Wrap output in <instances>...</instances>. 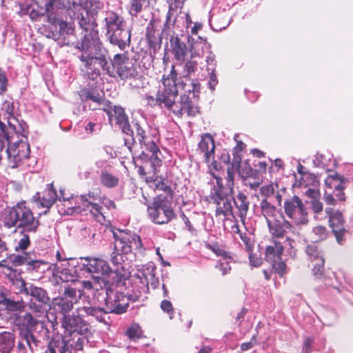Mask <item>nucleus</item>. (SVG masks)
<instances>
[{
	"mask_svg": "<svg viewBox=\"0 0 353 353\" xmlns=\"http://www.w3.org/2000/svg\"><path fill=\"white\" fill-rule=\"evenodd\" d=\"M4 222L8 228L16 227L17 230L34 233L37 232L40 225L39 218L34 216L24 201L18 203L9 210Z\"/></svg>",
	"mask_w": 353,
	"mask_h": 353,
	"instance_id": "6",
	"label": "nucleus"
},
{
	"mask_svg": "<svg viewBox=\"0 0 353 353\" xmlns=\"http://www.w3.org/2000/svg\"><path fill=\"white\" fill-rule=\"evenodd\" d=\"M234 203L236 209V215L239 216L242 221H243L246 216L249 209L250 202L248 196L243 192H239L238 194L234 196L233 195V199L232 203Z\"/></svg>",
	"mask_w": 353,
	"mask_h": 353,
	"instance_id": "35",
	"label": "nucleus"
},
{
	"mask_svg": "<svg viewBox=\"0 0 353 353\" xmlns=\"http://www.w3.org/2000/svg\"><path fill=\"white\" fill-rule=\"evenodd\" d=\"M216 179V185L211 189L210 198L216 205V216H234L232 201L233 199L234 190L232 188L224 186L221 177L212 174Z\"/></svg>",
	"mask_w": 353,
	"mask_h": 353,
	"instance_id": "7",
	"label": "nucleus"
},
{
	"mask_svg": "<svg viewBox=\"0 0 353 353\" xmlns=\"http://www.w3.org/2000/svg\"><path fill=\"white\" fill-rule=\"evenodd\" d=\"M305 252L311 261L313 267L312 272L315 279L323 281L325 286L330 285V284L327 282L329 279L323 274L325 259L317 245L315 244L308 245L306 247Z\"/></svg>",
	"mask_w": 353,
	"mask_h": 353,
	"instance_id": "15",
	"label": "nucleus"
},
{
	"mask_svg": "<svg viewBox=\"0 0 353 353\" xmlns=\"http://www.w3.org/2000/svg\"><path fill=\"white\" fill-rule=\"evenodd\" d=\"M172 111L178 117H182L184 114L188 117H194L199 112L197 106L185 94L181 96L180 101H175Z\"/></svg>",
	"mask_w": 353,
	"mask_h": 353,
	"instance_id": "24",
	"label": "nucleus"
},
{
	"mask_svg": "<svg viewBox=\"0 0 353 353\" xmlns=\"http://www.w3.org/2000/svg\"><path fill=\"white\" fill-rule=\"evenodd\" d=\"M77 290L76 288L68 287L64 289L62 298H66L68 300L72 301V303H76L78 301Z\"/></svg>",
	"mask_w": 353,
	"mask_h": 353,
	"instance_id": "60",
	"label": "nucleus"
},
{
	"mask_svg": "<svg viewBox=\"0 0 353 353\" xmlns=\"http://www.w3.org/2000/svg\"><path fill=\"white\" fill-rule=\"evenodd\" d=\"M39 323V321L28 312L16 316L14 325L19 332V340L17 345L19 353H27L28 350L33 352L34 347L38 346L39 341L34 333Z\"/></svg>",
	"mask_w": 353,
	"mask_h": 353,
	"instance_id": "5",
	"label": "nucleus"
},
{
	"mask_svg": "<svg viewBox=\"0 0 353 353\" xmlns=\"http://www.w3.org/2000/svg\"><path fill=\"white\" fill-rule=\"evenodd\" d=\"M152 174V176L146 178V181H154L155 183L156 189L164 192L166 194L165 196L172 201L173 197V190H172L171 187L161 180H158L157 178L154 179V177L157 172L155 174Z\"/></svg>",
	"mask_w": 353,
	"mask_h": 353,
	"instance_id": "45",
	"label": "nucleus"
},
{
	"mask_svg": "<svg viewBox=\"0 0 353 353\" xmlns=\"http://www.w3.org/2000/svg\"><path fill=\"white\" fill-rule=\"evenodd\" d=\"M79 312H83L87 316L94 317L97 321L103 323L104 324H108L110 317L108 316L107 309L105 307H101L92 305H84L77 309Z\"/></svg>",
	"mask_w": 353,
	"mask_h": 353,
	"instance_id": "30",
	"label": "nucleus"
},
{
	"mask_svg": "<svg viewBox=\"0 0 353 353\" xmlns=\"http://www.w3.org/2000/svg\"><path fill=\"white\" fill-rule=\"evenodd\" d=\"M81 270L88 273L108 275L110 272L108 263L104 260L97 258H85Z\"/></svg>",
	"mask_w": 353,
	"mask_h": 353,
	"instance_id": "25",
	"label": "nucleus"
},
{
	"mask_svg": "<svg viewBox=\"0 0 353 353\" xmlns=\"http://www.w3.org/2000/svg\"><path fill=\"white\" fill-rule=\"evenodd\" d=\"M60 194L61 199L63 201V206L67 208V214H72L74 213H80L81 212L80 206L73 205L74 199L77 201L79 200V198L77 196L74 197L73 196H71L70 197H65L62 190H60Z\"/></svg>",
	"mask_w": 353,
	"mask_h": 353,
	"instance_id": "46",
	"label": "nucleus"
},
{
	"mask_svg": "<svg viewBox=\"0 0 353 353\" xmlns=\"http://www.w3.org/2000/svg\"><path fill=\"white\" fill-rule=\"evenodd\" d=\"M313 164L315 167L330 170L334 166L335 161L332 159V155L330 153L324 154L317 153L313 160Z\"/></svg>",
	"mask_w": 353,
	"mask_h": 353,
	"instance_id": "40",
	"label": "nucleus"
},
{
	"mask_svg": "<svg viewBox=\"0 0 353 353\" xmlns=\"http://www.w3.org/2000/svg\"><path fill=\"white\" fill-rule=\"evenodd\" d=\"M345 181V179L337 173L330 175L325 180L326 185H329L330 188H334L335 190L334 191L337 192V193L335 194V196L339 201H345V194L343 192L344 188L343 183Z\"/></svg>",
	"mask_w": 353,
	"mask_h": 353,
	"instance_id": "32",
	"label": "nucleus"
},
{
	"mask_svg": "<svg viewBox=\"0 0 353 353\" xmlns=\"http://www.w3.org/2000/svg\"><path fill=\"white\" fill-rule=\"evenodd\" d=\"M49 303H37V301H34L32 300H30L29 302V307L30 309L37 314H39V315L41 314H44L46 311V305H48Z\"/></svg>",
	"mask_w": 353,
	"mask_h": 353,
	"instance_id": "59",
	"label": "nucleus"
},
{
	"mask_svg": "<svg viewBox=\"0 0 353 353\" xmlns=\"http://www.w3.org/2000/svg\"><path fill=\"white\" fill-rule=\"evenodd\" d=\"M85 334H75L70 336V338L67 339V336L63 337L65 340L66 348L72 352L82 350L84 344L88 342V339L85 336Z\"/></svg>",
	"mask_w": 353,
	"mask_h": 353,
	"instance_id": "38",
	"label": "nucleus"
},
{
	"mask_svg": "<svg viewBox=\"0 0 353 353\" xmlns=\"http://www.w3.org/2000/svg\"><path fill=\"white\" fill-rule=\"evenodd\" d=\"M174 26V21H171V14L170 12L169 11L166 14V20L163 24V27L161 30L162 36H170V37H171L172 35H176L173 31Z\"/></svg>",
	"mask_w": 353,
	"mask_h": 353,
	"instance_id": "53",
	"label": "nucleus"
},
{
	"mask_svg": "<svg viewBox=\"0 0 353 353\" xmlns=\"http://www.w3.org/2000/svg\"><path fill=\"white\" fill-rule=\"evenodd\" d=\"M194 58H190L188 59L186 58L185 61L183 62V76L190 83L187 84V83H182V88L185 90V92H198L200 89V84L197 79L191 80L190 79V76L195 72L197 69L198 63L197 61L193 59Z\"/></svg>",
	"mask_w": 353,
	"mask_h": 353,
	"instance_id": "20",
	"label": "nucleus"
},
{
	"mask_svg": "<svg viewBox=\"0 0 353 353\" xmlns=\"http://www.w3.org/2000/svg\"><path fill=\"white\" fill-rule=\"evenodd\" d=\"M208 52L209 55H208L205 59V61L207 63V70L208 72H214L216 63L215 60V55L210 51Z\"/></svg>",
	"mask_w": 353,
	"mask_h": 353,
	"instance_id": "63",
	"label": "nucleus"
},
{
	"mask_svg": "<svg viewBox=\"0 0 353 353\" xmlns=\"http://www.w3.org/2000/svg\"><path fill=\"white\" fill-rule=\"evenodd\" d=\"M74 304L72 301L68 300L66 298H62L61 296L53 299L52 301V309L56 312L61 314L63 317L68 316V314L73 308Z\"/></svg>",
	"mask_w": 353,
	"mask_h": 353,
	"instance_id": "37",
	"label": "nucleus"
},
{
	"mask_svg": "<svg viewBox=\"0 0 353 353\" xmlns=\"http://www.w3.org/2000/svg\"><path fill=\"white\" fill-rule=\"evenodd\" d=\"M102 128V123L98 121H88L85 122L84 130L87 134H98Z\"/></svg>",
	"mask_w": 353,
	"mask_h": 353,
	"instance_id": "55",
	"label": "nucleus"
},
{
	"mask_svg": "<svg viewBox=\"0 0 353 353\" xmlns=\"http://www.w3.org/2000/svg\"><path fill=\"white\" fill-rule=\"evenodd\" d=\"M114 239V251L110 261L114 265H121L125 255L134 250L136 253L143 254L144 248L139 235L130 230L115 229L112 230Z\"/></svg>",
	"mask_w": 353,
	"mask_h": 353,
	"instance_id": "3",
	"label": "nucleus"
},
{
	"mask_svg": "<svg viewBox=\"0 0 353 353\" xmlns=\"http://www.w3.org/2000/svg\"><path fill=\"white\" fill-rule=\"evenodd\" d=\"M176 73L174 67L168 77L163 78L162 85L159 87L157 94L161 103V108L172 110L178 96L177 87L175 82Z\"/></svg>",
	"mask_w": 353,
	"mask_h": 353,
	"instance_id": "11",
	"label": "nucleus"
},
{
	"mask_svg": "<svg viewBox=\"0 0 353 353\" xmlns=\"http://www.w3.org/2000/svg\"><path fill=\"white\" fill-rule=\"evenodd\" d=\"M64 263L54 264L53 276L56 278L57 283L73 282L76 281V275L72 268H70L69 262L63 260Z\"/></svg>",
	"mask_w": 353,
	"mask_h": 353,
	"instance_id": "29",
	"label": "nucleus"
},
{
	"mask_svg": "<svg viewBox=\"0 0 353 353\" xmlns=\"http://www.w3.org/2000/svg\"><path fill=\"white\" fill-rule=\"evenodd\" d=\"M13 136L9 135V142L6 143L9 166L12 168L19 167L24 159L29 158L30 150L29 145L22 139L12 142Z\"/></svg>",
	"mask_w": 353,
	"mask_h": 353,
	"instance_id": "12",
	"label": "nucleus"
},
{
	"mask_svg": "<svg viewBox=\"0 0 353 353\" xmlns=\"http://www.w3.org/2000/svg\"><path fill=\"white\" fill-rule=\"evenodd\" d=\"M103 291L105 292L106 295L105 305L109 313L123 314L127 311L129 301L135 302L141 299V292L139 294L133 292V293L125 296L110 286L109 283Z\"/></svg>",
	"mask_w": 353,
	"mask_h": 353,
	"instance_id": "9",
	"label": "nucleus"
},
{
	"mask_svg": "<svg viewBox=\"0 0 353 353\" xmlns=\"http://www.w3.org/2000/svg\"><path fill=\"white\" fill-rule=\"evenodd\" d=\"M313 239L316 241H323L328 236V231L325 226L317 225L312 230Z\"/></svg>",
	"mask_w": 353,
	"mask_h": 353,
	"instance_id": "54",
	"label": "nucleus"
},
{
	"mask_svg": "<svg viewBox=\"0 0 353 353\" xmlns=\"http://www.w3.org/2000/svg\"><path fill=\"white\" fill-rule=\"evenodd\" d=\"M207 248L215 253L217 256H223L224 259L228 257V253L221 249L220 246L216 243L208 244Z\"/></svg>",
	"mask_w": 353,
	"mask_h": 353,
	"instance_id": "62",
	"label": "nucleus"
},
{
	"mask_svg": "<svg viewBox=\"0 0 353 353\" xmlns=\"http://www.w3.org/2000/svg\"><path fill=\"white\" fill-rule=\"evenodd\" d=\"M48 188L43 192L42 197L37 192L33 196V200L37 205H40L43 208H50L57 199L61 201V194L58 196L52 183L48 185Z\"/></svg>",
	"mask_w": 353,
	"mask_h": 353,
	"instance_id": "27",
	"label": "nucleus"
},
{
	"mask_svg": "<svg viewBox=\"0 0 353 353\" xmlns=\"http://www.w3.org/2000/svg\"><path fill=\"white\" fill-rule=\"evenodd\" d=\"M146 0H130V14L136 17L142 10V7Z\"/></svg>",
	"mask_w": 353,
	"mask_h": 353,
	"instance_id": "58",
	"label": "nucleus"
},
{
	"mask_svg": "<svg viewBox=\"0 0 353 353\" xmlns=\"http://www.w3.org/2000/svg\"><path fill=\"white\" fill-rule=\"evenodd\" d=\"M283 208L285 214L292 219L294 225L301 227L307 224V212L299 196H294L285 200Z\"/></svg>",
	"mask_w": 353,
	"mask_h": 353,
	"instance_id": "13",
	"label": "nucleus"
},
{
	"mask_svg": "<svg viewBox=\"0 0 353 353\" xmlns=\"http://www.w3.org/2000/svg\"><path fill=\"white\" fill-rule=\"evenodd\" d=\"M54 24H57L59 26V34L64 38L73 34L74 32V26L71 23H67L63 20H59V17H57V21Z\"/></svg>",
	"mask_w": 353,
	"mask_h": 353,
	"instance_id": "49",
	"label": "nucleus"
},
{
	"mask_svg": "<svg viewBox=\"0 0 353 353\" xmlns=\"http://www.w3.org/2000/svg\"><path fill=\"white\" fill-rule=\"evenodd\" d=\"M170 51L176 61L184 62L190 52L188 36L172 35L169 39Z\"/></svg>",
	"mask_w": 353,
	"mask_h": 353,
	"instance_id": "18",
	"label": "nucleus"
},
{
	"mask_svg": "<svg viewBox=\"0 0 353 353\" xmlns=\"http://www.w3.org/2000/svg\"><path fill=\"white\" fill-rule=\"evenodd\" d=\"M188 43L190 58L201 57L211 49V45L207 41V39L199 35L188 36Z\"/></svg>",
	"mask_w": 353,
	"mask_h": 353,
	"instance_id": "23",
	"label": "nucleus"
},
{
	"mask_svg": "<svg viewBox=\"0 0 353 353\" xmlns=\"http://www.w3.org/2000/svg\"><path fill=\"white\" fill-rule=\"evenodd\" d=\"M103 28L110 43L121 50L129 48L131 42V29L128 28L123 18L113 11L105 14Z\"/></svg>",
	"mask_w": 353,
	"mask_h": 353,
	"instance_id": "4",
	"label": "nucleus"
},
{
	"mask_svg": "<svg viewBox=\"0 0 353 353\" xmlns=\"http://www.w3.org/2000/svg\"><path fill=\"white\" fill-rule=\"evenodd\" d=\"M108 65L110 66V69H109V72H108L107 71L105 70V72L108 74H109L110 75H111V66H110V64L109 63V61H110V58L108 56ZM128 58L126 55L125 53H121V54H115L114 57H113V59H110V61H111V65L112 66L113 68L116 69V71L117 72L118 71H119V69L121 68H123V65H125L128 62ZM102 70V68L100 69V70ZM103 70L104 71V70L103 69Z\"/></svg>",
	"mask_w": 353,
	"mask_h": 353,
	"instance_id": "44",
	"label": "nucleus"
},
{
	"mask_svg": "<svg viewBox=\"0 0 353 353\" xmlns=\"http://www.w3.org/2000/svg\"><path fill=\"white\" fill-rule=\"evenodd\" d=\"M21 234V238L18 241L17 246L15 247V250L17 251L19 250H26L30 244V234H34V232H23L22 230H19Z\"/></svg>",
	"mask_w": 353,
	"mask_h": 353,
	"instance_id": "51",
	"label": "nucleus"
},
{
	"mask_svg": "<svg viewBox=\"0 0 353 353\" xmlns=\"http://www.w3.org/2000/svg\"><path fill=\"white\" fill-rule=\"evenodd\" d=\"M156 270L155 264L152 262H149L143 265L136 274V276L141 285L137 292V294H139L141 292V299L143 296V294H146L149 292V285L153 289L159 287V281L156 276Z\"/></svg>",
	"mask_w": 353,
	"mask_h": 353,
	"instance_id": "14",
	"label": "nucleus"
},
{
	"mask_svg": "<svg viewBox=\"0 0 353 353\" xmlns=\"http://www.w3.org/2000/svg\"><path fill=\"white\" fill-rule=\"evenodd\" d=\"M279 185L277 183H273L262 185L260 188V194L263 196V199H266L267 201H274V195Z\"/></svg>",
	"mask_w": 353,
	"mask_h": 353,
	"instance_id": "48",
	"label": "nucleus"
},
{
	"mask_svg": "<svg viewBox=\"0 0 353 353\" xmlns=\"http://www.w3.org/2000/svg\"><path fill=\"white\" fill-rule=\"evenodd\" d=\"M147 212L150 221L157 225L168 224L176 216L172 201L162 194L154 198L148 205Z\"/></svg>",
	"mask_w": 353,
	"mask_h": 353,
	"instance_id": "8",
	"label": "nucleus"
},
{
	"mask_svg": "<svg viewBox=\"0 0 353 353\" xmlns=\"http://www.w3.org/2000/svg\"><path fill=\"white\" fill-rule=\"evenodd\" d=\"M325 213L329 218V224L332 229L343 228L344 219L342 213L332 208L325 209Z\"/></svg>",
	"mask_w": 353,
	"mask_h": 353,
	"instance_id": "41",
	"label": "nucleus"
},
{
	"mask_svg": "<svg viewBox=\"0 0 353 353\" xmlns=\"http://www.w3.org/2000/svg\"><path fill=\"white\" fill-rule=\"evenodd\" d=\"M230 21L228 17H218L215 19V21L212 23V17L210 18L209 23L211 28L216 32L225 29L230 24Z\"/></svg>",
	"mask_w": 353,
	"mask_h": 353,
	"instance_id": "50",
	"label": "nucleus"
},
{
	"mask_svg": "<svg viewBox=\"0 0 353 353\" xmlns=\"http://www.w3.org/2000/svg\"><path fill=\"white\" fill-rule=\"evenodd\" d=\"M314 343L313 337H305L303 341V345L302 348L303 353H309L312 350V345Z\"/></svg>",
	"mask_w": 353,
	"mask_h": 353,
	"instance_id": "64",
	"label": "nucleus"
},
{
	"mask_svg": "<svg viewBox=\"0 0 353 353\" xmlns=\"http://www.w3.org/2000/svg\"><path fill=\"white\" fill-rule=\"evenodd\" d=\"M46 263L42 260L36 259V257L34 254L30 255L29 260L28 261V263L26 265L27 270L28 271H36L40 272L41 267L46 265Z\"/></svg>",
	"mask_w": 353,
	"mask_h": 353,
	"instance_id": "52",
	"label": "nucleus"
},
{
	"mask_svg": "<svg viewBox=\"0 0 353 353\" xmlns=\"http://www.w3.org/2000/svg\"><path fill=\"white\" fill-rule=\"evenodd\" d=\"M135 143L132 150L135 166L138 173L144 176L148 173L155 174L162 165V153L159 150V135L157 130H150L147 125L133 123Z\"/></svg>",
	"mask_w": 353,
	"mask_h": 353,
	"instance_id": "2",
	"label": "nucleus"
},
{
	"mask_svg": "<svg viewBox=\"0 0 353 353\" xmlns=\"http://www.w3.org/2000/svg\"><path fill=\"white\" fill-rule=\"evenodd\" d=\"M117 73L121 79H139L142 77L139 65L129 61Z\"/></svg>",
	"mask_w": 353,
	"mask_h": 353,
	"instance_id": "33",
	"label": "nucleus"
},
{
	"mask_svg": "<svg viewBox=\"0 0 353 353\" xmlns=\"http://www.w3.org/2000/svg\"><path fill=\"white\" fill-rule=\"evenodd\" d=\"M270 233L273 237L282 238L288 230L293 231V223L285 220L283 214L267 223Z\"/></svg>",
	"mask_w": 353,
	"mask_h": 353,
	"instance_id": "22",
	"label": "nucleus"
},
{
	"mask_svg": "<svg viewBox=\"0 0 353 353\" xmlns=\"http://www.w3.org/2000/svg\"><path fill=\"white\" fill-rule=\"evenodd\" d=\"M86 196H80L79 201L84 210H88L92 214L93 217L99 222L105 220V216L102 212V208L97 203L92 201L87 200Z\"/></svg>",
	"mask_w": 353,
	"mask_h": 353,
	"instance_id": "36",
	"label": "nucleus"
},
{
	"mask_svg": "<svg viewBox=\"0 0 353 353\" xmlns=\"http://www.w3.org/2000/svg\"><path fill=\"white\" fill-rule=\"evenodd\" d=\"M273 203L274 201L262 199L259 203L261 214L265 219L267 223L282 214V212H280V211L277 210Z\"/></svg>",
	"mask_w": 353,
	"mask_h": 353,
	"instance_id": "34",
	"label": "nucleus"
},
{
	"mask_svg": "<svg viewBox=\"0 0 353 353\" xmlns=\"http://www.w3.org/2000/svg\"><path fill=\"white\" fill-rule=\"evenodd\" d=\"M14 346V336L10 332L0 334V351L2 353H10Z\"/></svg>",
	"mask_w": 353,
	"mask_h": 353,
	"instance_id": "43",
	"label": "nucleus"
},
{
	"mask_svg": "<svg viewBox=\"0 0 353 353\" xmlns=\"http://www.w3.org/2000/svg\"><path fill=\"white\" fill-rule=\"evenodd\" d=\"M283 247L280 243L274 242L272 245L267 246L265 249V259L272 267L282 275L285 269V263L282 261L281 256Z\"/></svg>",
	"mask_w": 353,
	"mask_h": 353,
	"instance_id": "19",
	"label": "nucleus"
},
{
	"mask_svg": "<svg viewBox=\"0 0 353 353\" xmlns=\"http://www.w3.org/2000/svg\"><path fill=\"white\" fill-rule=\"evenodd\" d=\"M13 285H16L18 288L19 293H24L31 296V299L42 303H49L50 297L47 292L39 287L30 285L27 287L25 281L22 279H17L12 282Z\"/></svg>",
	"mask_w": 353,
	"mask_h": 353,
	"instance_id": "16",
	"label": "nucleus"
},
{
	"mask_svg": "<svg viewBox=\"0 0 353 353\" xmlns=\"http://www.w3.org/2000/svg\"><path fill=\"white\" fill-rule=\"evenodd\" d=\"M159 21L157 19H152L146 28V39L150 53L155 54L160 49L162 42L161 32H159L158 27Z\"/></svg>",
	"mask_w": 353,
	"mask_h": 353,
	"instance_id": "21",
	"label": "nucleus"
},
{
	"mask_svg": "<svg viewBox=\"0 0 353 353\" xmlns=\"http://www.w3.org/2000/svg\"><path fill=\"white\" fill-rule=\"evenodd\" d=\"M30 255V253L24 252L20 254L10 255L9 257L10 258L11 261L15 265H26Z\"/></svg>",
	"mask_w": 353,
	"mask_h": 353,
	"instance_id": "56",
	"label": "nucleus"
},
{
	"mask_svg": "<svg viewBox=\"0 0 353 353\" xmlns=\"http://www.w3.org/2000/svg\"><path fill=\"white\" fill-rule=\"evenodd\" d=\"M45 353H71V351L67 350L65 340L62 336H58L49 341Z\"/></svg>",
	"mask_w": 353,
	"mask_h": 353,
	"instance_id": "39",
	"label": "nucleus"
},
{
	"mask_svg": "<svg viewBox=\"0 0 353 353\" xmlns=\"http://www.w3.org/2000/svg\"><path fill=\"white\" fill-rule=\"evenodd\" d=\"M79 97L82 102L85 103L91 102L93 103V105L89 103L90 109L92 110L98 109L103 101V99L99 92L92 89H82L80 91Z\"/></svg>",
	"mask_w": 353,
	"mask_h": 353,
	"instance_id": "31",
	"label": "nucleus"
},
{
	"mask_svg": "<svg viewBox=\"0 0 353 353\" xmlns=\"http://www.w3.org/2000/svg\"><path fill=\"white\" fill-rule=\"evenodd\" d=\"M126 335L131 339H139L141 336V329L138 324H132L126 331Z\"/></svg>",
	"mask_w": 353,
	"mask_h": 353,
	"instance_id": "61",
	"label": "nucleus"
},
{
	"mask_svg": "<svg viewBox=\"0 0 353 353\" xmlns=\"http://www.w3.org/2000/svg\"><path fill=\"white\" fill-rule=\"evenodd\" d=\"M214 140L211 134L206 133L201 136L198 144V152L202 154L206 163L214 157Z\"/></svg>",
	"mask_w": 353,
	"mask_h": 353,
	"instance_id": "28",
	"label": "nucleus"
},
{
	"mask_svg": "<svg viewBox=\"0 0 353 353\" xmlns=\"http://www.w3.org/2000/svg\"><path fill=\"white\" fill-rule=\"evenodd\" d=\"M110 122L115 121L116 124L121 129L122 132L125 134L124 137L125 145L132 150L133 145L135 143L134 130L132 129L128 117L126 115L124 109L121 106H110L107 112Z\"/></svg>",
	"mask_w": 353,
	"mask_h": 353,
	"instance_id": "10",
	"label": "nucleus"
},
{
	"mask_svg": "<svg viewBox=\"0 0 353 353\" xmlns=\"http://www.w3.org/2000/svg\"><path fill=\"white\" fill-rule=\"evenodd\" d=\"M80 28L85 32L83 38L77 42L76 48L80 51L78 58L83 67L88 77L95 80L100 75V69L109 72L108 50L104 48L94 32L97 23L93 17L81 14L79 18Z\"/></svg>",
	"mask_w": 353,
	"mask_h": 353,
	"instance_id": "1",
	"label": "nucleus"
},
{
	"mask_svg": "<svg viewBox=\"0 0 353 353\" xmlns=\"http://www.w3.org/2000/svg\"><path fill=\"white\" fill-rule=\"evenodd\" d=\"M3 305L10 311H20L24 307V303L22 301H16L8 297Z\"/></svg>",
	"mask_w": 353,
	"mask_h": 353,
	"instance_id": "57",
	"label": "nucleus"
},
{
	"mask_svg": "<svg viewBox=\"0 0 353 353\" xmlns=\"http://www.w3.org/2000/svg\"><path fill=\"white\" fill-rule=\"evenodd\" d=\"M81 312L77 315H68L63 317L62 327L65 329V336L75 334H86L88 332V324L80 316Z\"/></svg>",
	"mask_w": 353,
	"mask_h": 353,
	"instance_id": "17",
	"label": "nucleus"
},
{
	"mask_svg": "<svg viewBox=\"0 0 353 353\" xmlns=\"http://www.w3.org/2000/svg\"><path fill=\"white\" fill-rule=\"evenodd\" d=\"M70 2L68 0H49L46 3V12L48 21L54 24L57 21V17L61 12L70 7Z\"/></svg>",
	"mask_w": 353,
	"mask_h": 353,
	"instance_id": "26",
	"label": "nucleus"
},
{
	"mask_svg": "<svg viewBox=\"0 0 353 353\" xmlns=\"http://www.w3.org/2000/svg\"><path fill=\"white\" fill-rule=\"evenodd\" d=\"M99 180L101 184L108 188H115L119 183V178L110 172L107 167L101 170Z\"/></svg>",
	"mask_w": 353,
	"mask_h": 353,
	"instance_id": "42",
	"label": "nucleus"
},
{
	"mask_svg": "<svg viewBox=\"0 0 353 353\" xmlns=\"http://www.w3.org/2000/svg\"><path fill=\"white\" fill-rule=\"evenodd\" d=\"M107 281L100 276H94V282L90 281H83V286L87 290L94 289L98 291L99 289L103 290L105 287L108 285Z\"/></svg>",
	"mask_w": 353,
	"mask_h": 353,
	"instance_id": "47",
	"label": "nucleus"
}]
</instances>
